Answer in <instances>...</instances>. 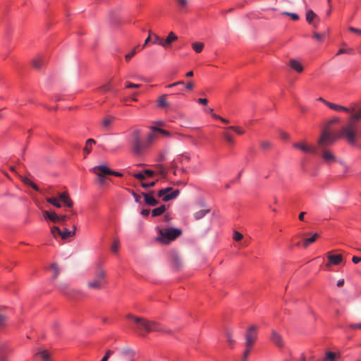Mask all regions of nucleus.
Instances as JSON below:
<instances>
[{"label":"nucleus","instance_id":"f257e3e1","mask_svg":"<svg viewBox=\"0 0 361 361\" xmlns=\"http://www.w3.org/2000/svg\"><path fill=\"white\" fill-rule=\"evenodd\" d=\"M358 117L360 115L349 118L347 123L337 133L332 132L329 126H324L317 142L319 149H324L333 145L339 138H345L348 143L354 144L357 135V131L354 128V120Z\"/></svg>","mask_w":361,"mask_h":361},{"label":"nucleus","instance_id":"f03ea898","mask_svg":"<svg viewBox=\"0 0 361 361\" xmlns=\"http://www.w3.org/2000/svg\"><path fill=\"white\" fill-rule=\"evenodd\" d=\"M127 317L134 319L137 324V329L139 331H145L147 333L153 331L171 333L170 330H164L161 325L157 322L150 321L144 317H135L132 314H128Z\"/></svg>","mask_w":361,"mask_h":361},{"label":"nucleus","instance_id":"7ed1b4c3","mask_svg":"<svg viewBox=\"0 0 361 361\" xmlns=\"http://www.w3.org/2000/svg\"><path fill=\"white\" fill-rule=\"evenodd\" d=\"M157 229L158 235L156 237V240L163 245H169L182 233V231L179 228L157 226Z\"/></svg>","mask_w":361,"mask_h":361},{"label":"nucleus","instance_id":"20e7f679","mask_svg":"<svg viewBox=\"0 0 361 361\" xmlns=\"http://www.w3.org/2000/svg\"><path fill=\"white\" fill-rule=\"evenodd\" d=\"M105 271L102 269H99L97 271L95 274V277L93 280L89 281L87 282V286L90 288L94 290H100L102 289L104 285L106 283V280L105 279Z\"/></svg>","mask_w":361,"mask_h":361},{"label":"nucleus","instance_id":"39448f33","mask_svg":"<svg viewBox=\"0 0 361 361\" xmlns=\"http://www.w3.org/2000/svg\"><path fill=\"white\" fill-rule=\"evenodd\" d=\"M132 145L133 152L136 155H140L142 152L143 149L146 147V145L142 143L140 137V130L135 129L132 132Z\"/></svg>","mask_w":361,"mask_h":361},{"label":"nucleus","instance_id":"423d86ee","mask_svg":"<svg viewBox=\"0 0 361 361\" xmlns=\"http://www.w3.org/2000/svg\"><path fill=\"white\" fill-rule=\"evenodd\" d=\"M258 327L255 325L250 326L245 333V346H253L257 338Z\"/></svg>","mask_w":361,"mask_h":361},{"label":"nucleus","instance_id":"0eeeda50","mask_svg":"<svg viewBox=\"0 0 361 361\" xmlns=\"http://www.w3.org/2000/svg\"><path fill=\"white\" fill-rule=\"evenodd\" d=\"M180 193L179 190H173L172 188L169 187L161 189L158 192V196L162 198L164 202H167L175 199Z\"/></svg>","mask_w":361,"mask_h":361},{"label":"nucleus","instance_id":"6e6552de","mask_svg":"<svg viewBox=\"0 0 361 361\" xmlns=\"http://www.w3.org/2000/svg\"><path fill=\"white\" fill-rule=\"evenodd\" d=\"M104 169H106V166L99 165L93 167L91 171L94 173L97 176V180L99 184L101 185H104L106 181V176L109 175L107 173H103L102 171Z\"/></svg>","mask_w":361,"mask_h":361},{"label":"nucleus","instance_id":"1a4fd4ad","mask_svg":"<svg viewBox=\"0 0 361 361\" xmlns=\"http://www.w3.org/2000/svg\"><path fill=\"white\" fill-rule=\"evenodd\" d=\"M326 105L329 107L330 109H333V110H335V111H344V112H346V113H349V114H351V115L353 114H355L354 113V111H355V108H347L345 106H341V105H339V104H334V103H331V102H326Z\"/></svg>","mask_w":361,"mask_h":361},{"label":"nucleus","instance_id":"9d476101","mask_svg":"<svg viewBox=\"0 0 361 361\" xmlns=\"http://www.w3.org/2000/svg\"><path fill=\"white\" fill-rule=\"evenodd\" d=\"M271 341L279 348H282L284 345V342L281 334H279L275 330H271V334L270 336Z\"/></svg>","mask_w":361,"mask_h":361},{"label":"nucleus","instance_id":"9b49d317","mask_svg":"<svg viewBox=\"0 0 361 361\" xmlns=\"http://www.w3.org/2000/svg\"><path fill=\"white\" fill-rule=\"evenodd\" d=\"M326 257L329 259V263L326 264V267H329L331 264L338 265L343 261V257L341 255H332L331 252H328Z\"/></svg>","mask_w":361,"mask_h":361},{"label":"nucleus","instance_id":"f8f14e48","mask_svg":"<svg viewBox=\"0 0 361 361\" xmlns=\"http://www.w3.org/2000/svg\"><path fill=\"white\" fill-rule=\"evenodd\" d=\"M293 147L302 150L304 152H310V153H316L317 148L314 147L308 146L305 143L303 142H296L293 144Z\"/></svg>","mask_w":361,"mask_h":361},{"label":"nucleus","instance_id":"ddd939ff","mask_svg":"<svg viewBox=\"0 0 361 361\" xmlns=\"http://www.w3.org/2000/svg\"><path fill=\"white\" fill-rule=\"evenodd\" d=\"M154 193V191H151L149 193H145L142 192V195L145 198V202L149 206H156L159 204L158 200H157L154 196L153 194Z\"/></svg>","mask_w":361,"mask_h":361},{"label":"nucleus","instance_id":"4468645a","mask_svg":"<svg viewBox=\"0 0 361 361\" xmlns=\"http://www.w3.org/2000/svg\"><path fill=\"white\" fill-rule=\"evenodd\" d=\"M59 199L60 202H63L65 206L68 208H72L73 206V202L71 199L67 192H61L59 195Z\"/></svg>","mask_w":361,"mask_h":361},{"label":"nucleus","instance_id":"2eb2a0df","mask_svg":"<svg viewBox=\"0 0 361 361\" xmlns=\"http://www.w3.org/2000/svg\"><path fill=\"white\" fill-rule=\"evenodd\" d=\"M321 155L324 161L327 163L333 162L336 161V157L334 155L332 152L326 149V148L320 149Z\"/></svg>","mask_w":361,"mask_h":361},{"label":"nucleus","instance_id":"dca6fc26","mask_svg":"<svg viewBox=\"0 0 361 361\" xmlns=\"http://www.w3.org/2000/svg\"><path fill=\"white\" fill-rule=\"evenodd\" d=\"M135 352L129 347H126L120 350V355L123 357L129 359L130 361H133V357Z\"/></svg>","mask_w":361,"mask_h":361},{"label":"nucleus","instance_id":"f3484780","mask_svg":"<svg viewBox=\"0 0 361 361\" xmlns=\"http://www.w3.org/2000/svg\"><path fill=\"white\" fill-rule=\"evenodd\" d=\"M59 290L68 297L72 298L78 291L70 288L67 284L62 283L59 286Z\"/></svg>","mask_w":361,"mask_h":361},{"label":"nucleus","instance_id":"a211bd4d","mask_svg":"<svg viewBox=\"0 0 361 361\" xmlns=\"http://www.w3.org/2000/svg\"><path fill=\"white\" fill-rule=\"evenodd\" d=\"M306 20L309 24H314V21L320 22L319 17L311 9L306 12Z\"/></svg>","mask_w":361,"mask_h":361},{"label":"nucleus","instance_id":"6ab92c4d","mask_svg":"<svg viewBox=\"0 0 361 361\" xmlns=\"http://www.w3.org/2000/svg\"><path fill=\"white\" fill-rule=\"evenodd\" d=\"M178 39V37L173 32H171L166 39H164V44L163 47L166 49L170 47L171 43L176 41Z\"/></svg>","mask_w":361,"mask_h":361},{"label":"nucleus","instance_id":"aec40b11","mask_svg":"<svg viewBox=\"0 0 361 361\" xmlns=\"http://www.w3.org/2000/svg\"><path fill=\"white\" fill-rule=\"evenodd\" d=\"M289 66L298 73H302L304 69L302 63L299 61L294 59L290 60Z\"/></svg>","mask_w":361,"mask_h":361},{"label":"nucleus","instance_id":"412c9836","mask_svg":"<svg viewBox=\"0 0 361 361\" xmlns=\"http://www.w3.org/2000/svg\"><path fill=\"white\" fill-rule=\"evenodd\" d=\"M76 226H73V231H69L68 228H65L63 231H61L62 234H61L60 237L63 240H66L69 237L73 236L75 234Z\"/></svg>","mask_w":361,"mask_h":361},{"label":"nucleus","instance_id":"4be33fe9","mask_svg":"<svg viewBox=\"0 0 361 361\" xmlns=\"http://www.w3.org/2000/svg\"><path fill=\"white\" fill-rule=\"evenodd\" d=\"M18 177L24 184L32 187L36 191L39 190L38 186L35 183L32 182L30 179H28L27 177L23 176L21 175H18Z\"/></svg>","mask_w":361,"mask_h":361},{"label":"nucleus","instance_id":"5701e85b","mask_svg":"<svg viewBox=\"0 0 361 361\" xmlns=\"http://www.w3.org/2000/svg\"><path fill=\"white\" fill-rule=\"evenodd\" d=\"M45 63V59H44L42 56L37 57L33 59L32 64L33 66L39 69L42 68V66Z\"/></svg>","mask_w":361,"mask_h":361},{"label":"nucleus","instance_id":"b1692460","mask_svg":"<svg viewBox=\"0 0 361 361\" xmlns=\"http://www.w3.org/2000/svg\"><path fill=\"white\" fill-rule=\"evenodd\" d=\"M166 94H163L159 97L157 100V106L159 108H164L169 106V102L166 101Z\"/></svg>","mask_w":361,"mask_h":361},{"label":"nucleus","instance_id":"393cba45","mask_svg":"<svg viewBox=\"0 0 361 361\" xmlns=\"http://www.w3.org/2000/svg\"><path fill=\"white\" fill-rule=\"evenodd\" d=\"M166 208L165 205H161L160 207L155 208L152 211V215L153 216H160L166 211Z\"/></svg>","mask_w":361,"mask_h":361},{"label":"nucleus","instance_id":"a878e982","mask_svg":"<svg viewBox=\"0 0 361 361\" xmlns=\"http://www.w3.org/2000/svg\"><path fill=\"white\" fill-rule=\"evenodd\" d=\"M152 41L153 44H159L163 47L164 44V39L158 36L157 34L153 33L152 35Z\"/></svg>","mask_w":361,"mask_h":361},{"label":"nucleus","instance_id":"bb28decb","mask_svg":"<svg viewBox=\"0 0 361 361\" xmlns=\"http://www.w3.org/2000/svg\"><path fill=\"white\" fill-rule=\"evenodd\" d=\"M318 237L319 234L314 233L311 238L305 239L303 241V246L305 247H307L309 245L314 243Z\"/></svg>","mask_w":361,"mask_h":361},{"label":"nucleus","instance_id":"cd10ccee","mask_svg":"<svg viewBox=\"0 0 361 361\" xmlns=\"http://www.w3.org/2000/svg\"><path fill=\"white\" fill-rule=\"evenodd\" d=\"M47 202L51 204L52 205H54V207H57V208H61V204L60 203V200L59 198H56V197H47L46 199Z\"/></svg>","mask_w":361,"mask_h":361},{"label":"nucleus","instance_id":"c85d7f7f","mask_svg":"<svg viewBox=\"0 0 361 361\" xmlns=\"http://www.w3.org/2000/svg\"><path fill=\"white\" fill-rule=\"evenodd\" d=\"M5 321V317L0 314V326L3 325L4 322ZM4 352H6V350L4 348L0 349V361H6V357Z\"/></svg>","mask_w":361,"mask_h":361},{"label":"nucleus","instance_id":"c756f323","mask_svg":"<svg viewBox=\"0 0 361 361\" xmlns=\"http://www.w3.org/2000/svg\"><path fill=\"white\" fill-rule=\"evenodd\" d=\"M209 212V209H201L194 214V217L195 219L199 220L204 217Z\"/></svg>","mask_w":361,"mask_h":361},{"label":"nucleus","instance_id":"7c9ffc66","mask_svg":"<svg viewBox=\"0 0 361 361\" xmlns=\"http://www.w3.org/2000/svg\"><path fill=\"white\" fill-rule=\"evenodd\" d=\"M95 140L90 138L86 141V145L84 148V152L87 154L91 152L92 145L95 144Z\"/></svg>","mask_w":361,"mask_h":361},{"label":"nucleus","instance_id":"2f4dec72","mask_svg":"<svg viewBox=\"0 0 361 361\" xmlns=\"http://www.w3.org/2000/svg\"><path fill=\"white\" fill-rule=\"evenodd\" d=\"M336 354L335 353L327 351L325 357L322 361H336Z\"/></svg>","mask_w":361,"mask_h":361},{"label":"nucleus","instance_id":"473e14b6","mask_svg":"<svg viewBox=\"0 0 361 361\" xmlns=\"http://www.w3.org/2000/svg\"><path fill=\"white\" fill-rule=\"evenodd\" d=\"M192 47L195 52L200 53L204 48V44L202 42H194L192 44Z\"/></svg>","mask_w":361,"mask_h":361},{"label":"nucleus","instance_id":"72a5a7b5","mask_svg":"<svg viewBox=\"0 0 361 361\" xmlns=\"http://www.w3.org/2000/svg\"><path fill=\"white\" fill-rule=\"evenodd\" d=\"M103 173H107L109 175L115 176L117 177H122L123 174L120 172L114 171L111 170L109 168L106 166V169H104L102 171Z\"/></svg>","mask_w":361,"mask_h":361},{"label":"nucleus","instance_id":"f704fd0d","mask_svg":"<svg viewBox=\"0 0 361 361\" xmlns=\"http://www.w3.org/2000/svg\"><path fill=\"white\" fill-rule=\"evenodd\" d=\"M37 354L41 356V357L43 360H44V361L50 360V355H49V353L47 352V350H40L38 352Z\"/></svg>","mask_w":361,"mask_h":361},{"label":"nucleus","instance_id":"c9c22d12","mask_svg":"<svg viewBox=\"0 0 361 361\" xmlns=\"http://www.w3.org/2000/svg\"><path fill=\"white\" fill-rule=\"evenodd\" d=\"M157 172L161 175L164 178L166 176L167 171L166 169L162 165H157L156 166Z\"/></svg>","mask_w":361,"mask_h":361},{"label":"nucleus","instance_id":"e433bc0d","mask_svg":"<svg viewBox=\"0 0 361 361\" xmlns=\"http://www.w3.org/2000/svg\"><path fill=\"white\" fill-rule=\"evenodd\" d=\"M119 247H120L119 240L118 239H114L113 241L112 245H111V251L114 253H116L119 250Z\"/></svg>","mask_w":361,"mask_h":361},{"label":"nucleus","instance_id":"4c0bfd02","mask_svg":"<svg viewBox=\"0 0 361 361\" xmlns=\"http://www.w3.org/2000/svg\"><path fill=\"white\" fill-rule=\"evenodd\" d=\"M261 147L264 150H269L271 148L272 144L271 142L264 140L260 142Z\"/></svg>","mask_w":361,"mask_h":361},{"label":"nucleus","instance_id":"58836bf2","mask_svg":"<svg viewBox=\"0 0 361 361\" xmlns=\"http://www.w3.org/2000/svg\"><path fill=\"white\" fill-rule=\"evenodd\" d=\"M51 233L54 238L60 236L62 234L61 229L58 226H53L51 228Z\"/></svg>","mask_w":361,"mask_h":361},{"label":"nucleus","instance_id":"ea45409f","mask_svg":"<svg viewBox=\"0 0 361 361\" xmlns=\"http://www.w3.org/2000/svg\"><path fill=\"white\" fill-rule=\"evenodd\" d=\"M113 121H114V117L109 116V117L105 118L103 120V123H102L103 126L104 128H108L111 126V124L113 122Z\"/></svg>","mask_w":361,"mask_h":361},{"label":"nucleus","instance_id":"a19ab883","mask_svg":"<svg viewBox=\"0 0 361 361\" xmlns=\"http://www.w3.org/2000/svg\"><path fill=\"white\" fill-rule=\"evenodd\" d=\"M355 115H357V116L360 115V117H358V118H355L354 120V128L357 130V122L360 120H361V109L358 111H357L355 114H353L352 115H350V116L349 118H353Z\"/></svg>","mask_w":361,"mask_h":361},{"label":"nucleus","instance_id":"79ce46f5","mask_svg":"<svg viewBox=\"0 0 361 361\" xmlns=\"http://www.w3.org/2000/svg\"><path fill=\"white\" fill-rule=\"evenodd\" d=\"M342 54H353L354 50L352 48H348V49H341L337 52L336 55H340Z\"/></svg>","mask_w":361,"mask_h":361},{"label":"nucleus","instance_id":"37998d69","mask_svg":"<svg viewBox=\"0 0 361 361\" xmlns=\"http://www.w3.org/2000/svg\"><path fill=\"white\" fill-rule=\"evenodd\" d=\"M152 130L154 131V132H159L161 134H162L163 135H165V136H169L170 135V133L167 130H165L164 129H161V128H157V127H152Z\"/></svg>","mask_w":361,"mask_h":361},{"label":"nucleus","instance_id":"c03bdc74","mask_svg":"<svg viewBox=\"0 0 361 361\" xmlns=\"http://www.w3.org/2000/svg\"><path fill=\"white\" fill-rule=\"evenodd\" d=\"M51 269L53 270L54 271V276H53V278L54 279H56L57 278V276H59V272H60V270H59V268L58 267V265L56 264H52L51 265Z\"/></svg>","mask_w":361,"mask_h":361},{"label":"nucleus","instance_id":"a18cd8bd","mask_svg":"<svg viewBox=\"0 0 361 361\" xmlns=\"http://www.w3.org/2000/svg\"><path fill=\"white\" fill-rule=\"evenodd\" d=\"M223 136L225 139V140L229 144V145H233L234 143V139L233 138V137L227 133H225L223 134Z\"/></svg>","mask_w":361,"mask_h":361},{"label":"nucleus","instance_id":"49530a36","mask_svg":"<svg viewBox=\"0 0 361 361\" xmlns=\"http://www.w3.org/2000/svg\"><path fill=\"white\" fill-rule=\"evenodd\" d=\"M173 266L176 269H178V268H180L182 266V262H181V259H180V258L179 257L176 256V257H173Z\"/></svg>","mask_w":361,"mask_h":361},{"label":"nucleus","instance_id":"de8ad7c7","mask_svg":"<svg viewBox=\"0 0 361 361\" xmlns=\"http://www.w3.org/2000/svg\"><path fill=\"white\" fill-rule=\"evenodd\" d=\"M252 346H250V347L245 346V350L244 351V353H243V357H242L243 361H246L247 360V357H248V356L250 355V351L252 350Z\"/></svg>","mask_w":361,"mask_h":361},{"label":"nucleus","instance_id":"09e8293b","mask_svg":"<svg viewBox=\"0 0 361 361\" xmlns=\"http://www.w3.org/2000/svg\"><path fill=\"white\" fill-rule=\"evenodd\" d=\"M282 14L290 16L293 20H298L299 19V16L297 13L284 11Z\"/></svg>","mask_w":361,"mask_h":361},{"label":"nucleus","instance_id":"8fccbe9b","mask_svg":"<svg viewBox=\"0 0 361 361\" xmlns=\"http://www.w3.org/2000/svg\"><path fill=\"white\" fill-rule=\"evenodd\" d=\"M157 181H158V180H156L154 181H152L150 183H141V186L142 188H148L154 187Z\"/></svg>","mask_w":361,"mask_h":361},{"label":"nucleus","instance_id":"3c124183","mask_svg":"<svg viewBox=\"0 0 361 361\" xmlns=\"http://www.w3.org/2000/svg\"><path fill=\"white\" fill-rule=\"evenodd\" d=\"M49 219L54 223L59 222V215H57L55 212L51 213V215H50V217Z\"/></svg>","mask_w":361,"mask_h":361},{"label":"nucleus","instance_id":"603ef678","mask_svg":"<svg viewBox=\"0 0 361 361\" xmlns=\"http://www.w3.org/2000/svg\"><path fill=\"white\" fill-rule=\"evenodd\" d=\"M325 36V33L319 34L318 32H314L313 33V37L315 38L317 41L322 42Z\"/></svg>","mask_w":361,"mask_h":361},{"label":"nucleus","instance_id":"864d4df0","mask_svg":"<svg viewBox=\"0 0 361 361\" xmlns=\"http://www.w3.org/2000/svg\"><path fill=\"white\" fill-rule=\"evenodd\" d=\"M243 235L238 231H234L233 233V240L235 241H240L243 239Z\"/></svg>","mask_w":361,"mask_h":361},{"label":"nucleus","instance_id":"5fc2aeb1","mask_svg":"<svg viewBox=\"0 0 361 361\" xmlns=\"http://www.w3.org/2000/svg\"><path fill=\"white\" fill-rule=\"evenodd\" d=\"M227 128L235 131L238 135H243L245 133L243 130H240L238 127H235V126H229Z\"/></svg>","mask_w":361,"mask_h":361},{"label":"nucleus","instance_id":"6e6d98bb","mask_svg":"<svg viewBox=\"0 0 361 361\" xmlns=\"http://www.w3.org/2000/svg\"><path fill=\"white\" fill-rule=\"evenodd\" d=\"M338 121H339L338 118H337V117L333 118L331 120H329V121H327V123H326V125L324 126H329L331 128V126L332 124L336 123Z\"/></svg>","mask_w":361,"mask_h":361},{"label":"nucleus","instance_id":"4d7b16f0","mask_svg":"<svg viewBox=\"0 0 361 361\" xmlns=\"http://www.w3.org/2000/svg\"><path fill=\"white\" fill-rule=\"evenodd\" d=\"M135 54H136V51H135V49H133L130 53L127 54L125 56V59H126V60L127 61H129L131 59V58L135 55Z\"/></svg>","mask_w":361,"mask_h":361},{"label":"nucleus","instance_id":"13d9d810","mask_svg":"<svg viewBox=\"0 0 361 361\" xmlns=\"http://www.w3.org/2000/svg\"><path fill=\"white\" fill-rule=\"evenodd\" d=\"M148 37L146 38L143 45H142V47H145L147 46V44L150 42L152 41V30H148Z\"/></svg>","mask_w":361,"mask_h":361},{"label":"nucleus","instance_id":"bf43d9fd","mask_svg":"<svg viewBox=\"0 0 361 361\" xmlns=\"http://www.w3.org/2000/svg\"><path fill=\"white\" fill-rule=\"evenodd\" d=\"M178 6L181 8H185L188 5V0H176Z\"/></svg>","mask_w":361,"mask_h":361},{"label":"nucleus","instance_id":"052dcab7","mask_svg":"<svg viewBox=\"0 0 361 361\" xmlns=\"http://www.w3.org/2000/svg\"><path fill=\"white\" fill-rule=\"evenodd\" d=\"M99 90L104 92H109L111 90V87L109 84H105L99 87Z\"/></svg>","mask_w":361,"mask_h":361},{"label":"nucleus","instance_id":"680f3d73","mask_svg":"<svg viewBox=\"0 0 361 361\" xmlns=\"http://www.w3.org/2000/svg\"><path fill=\"white\" fill-rule=\"evenodd\" d=\"M133 176L140 180H143L145 179V176L144 174V171L142 173H138L133 175Z\"/></svg>","mask_w":361,"mask_h":361},{"label":"nucleus","instance_id":"e2e57ef3","mask_svg":"<svg viewBox=\"0 0 361 361\" xmlns=\"http://www.w3.org/2000/svg\"><path fill=\"white\" fill-rule=\"evenodd\" d=\"M155 137V135L154 133H151L150 134H149L148 137H147V143L145 144L146 146L147 145H149L152 140L154 139Z\"/></svg>","mask_w":361,"mask_h":361},{"label":"nucleus","instance_id":"0e129e2a","mask_svg":"<svg viewBox=\"0 0 361 361\" xmlns=\"http://www.w3.org/2000/svg\"><path fill=\"white\" fill-rule=\"evenodd\" d=\"M113 354V351L110 350H108L106 352V354L103 357V358L102 359L101 361H107L108 359L109 358L110 355Z\"/></svg>","mask_w":361,"mask_h":361},{"label":"nucleus","instance_id":"69168bd1","mask_svg":"<svg viewBox=\"0 0 361 361\" xmlns=\"http://www.w3.org/2000/svg\"><path fill=\"white\" fill-rule=\"evenodd\" d=\"M348 30L350 32H354V33L361 36V30L360 29L355 28V27H349Z\"/></svg>","mask_w":361,"mask_h":361},{"label":"nucleus","instance_id":"338daca9","mask_svg":"<svg viewBox=\"0 0 361 361\" xmlns=\"http://www.w3.org/2000/svg\"><path fill=\"white\" fill-rule=\"evenodd\" d=\"M227 341L231 344H233L234 340L232 338L231 333L230 331L226 332Z\"/></svg>","mask_w":361,"mask_h":361},{"label":"nucleus","instance_id":"774afa93","mask_svg":"<svg viewBox=\"0 0 361 361\" xmlns=\"http://www.w3.org/2000/svg\"><path fill=\"white\" fill-rule=\"evenodd\" d=\"M185 88L187 90H192L194 88V82L191 80L188 81L186 83Z\"/></svg>","mask_w":361,"mask_h":361}]
</instances>
